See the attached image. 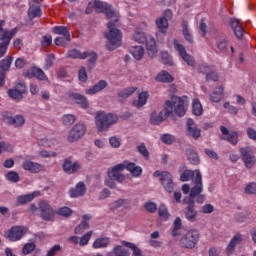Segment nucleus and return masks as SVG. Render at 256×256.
Masks as SVG:
<instances>
[{"label":"nucleus","instance_id":"f257e3e1","mask_svg":"<svg viewBox=\"0 0 256 256\" xmlns=\"http://www.w3.org/2000/svg\"><path fill=\"white\" fill-rule=\"evenodd\" d=\"M93 4L96 13H105L107 18L111 19L107 24L108 32L105 33V37L108 40V51H115L116 47L121 46V39L123 37L121 31L115 26V23L119 21V15L115 12L113 6L109 5L107 2L95 0Z\"/></svg>","mask_w":256,"mask_h":256},{"label":"nucleus","instance_id":"f03ea898","mask_svg":"<svg viewBox=\"0 0 256 256\" xmlns=\"http://www.w3.org/2000/svg\"><path fill=\"white\" fill-rule=\"evenodd\" d=\"M177 115L183 117L185 115V100L179 96H172L171 100L165 102L164 109L157 114L152 112L150 115V123L152 125H161L169 115Z\"/></svg>","mask_w":256,"mask_h":256},{"label":"nucleus","instance_id":"7ed1b4c3","mask_svg":"<svg viewBox=\"0 0 256 256\" xmlns=\"http://www.w3.org/2000/svg\"><path fill=\"white\" fill-rule=\"evenodd\" d=\"M17 33H19V28H5V20H0V59L7 54V49Z\"/></svg>","mask_w":256,"mask_h":256},{"label":"nucleus","instance_id":"20e7f679","mask_svg":"<svg viewBox=\"0 0 256 256\" xmlns=\"http://www.w3.org/2000/svg\"><path fill=\"white\" fill-rule=\"evenodd\" d=\"M117 115L113 113L98 112L95 117L96 128L100 133L108 131L111 125H115Z\"/></svg>","mask_w":256,"mask_h":256},{"label":"nucleus","instance_id":"39448f33","mask_svg":"<svg viewBox=\"0 0 256 256\" xmlns=\"http://www.w3.org/2000/svg\"><path fill=\"white\" fill-rule=\"evenodd\" d=\"M200 237L199 230L192 229L180 239V245L184 249H195Z\"/></svg>","mask_w":256,"mask_h":256},{"label":"nucleus","instance_id":"423d86ee","mask_svg":"<svg viewBox=\"0 0 256 256\" xmlns=\"http://www.w3.org/2000/svg\"><path fill=\"white\" fill-rule=\"evenodd\" d=\"M203 193V177L201 176V171L196 170V176L194 178V186L190 188V194L189 197H185L183 201H195V197L198 195H201Z\"/></svg>","mask_w":256,"mask_h":256},{"label":"nucleus","instance_id":"0eeeda50","mask_svg":"<svg viewBox=\"0 0 256 256\" xmlns=\"http://www.w3.org/2000/svg\"><path fill=\"white\" fill-rule=\"evenodd\" d=\"M87 133V126L83 122H79L72 127L68 134V141L70 143H75V141H79L82 137Z\"/></svg>","mask_w":256,"mask_h":256},{"label":"nucleus","instance_id":"6e6552de","mask_svg":"<svg viewBox=\"0 0 256 256\" xmlns=\"http://www.w3.org/2000/svg\"><path fill=\"white\" fill-rule=\"evenodd\" d=\"M239 153L242 157V161L246 169H252L253 165L256 163L255 153L253 149L249 146H245L239 149Z\"/></svg>","mask_w":256,"mask_h":256},{"label":"nucleus","instance_id":"1a4fd4ad","mask_svg":"<svg viewBox=\"0 0 256 256\" xmlns=\"http://www.w3.org/2000/svg\"><path fill=\"white\" fill-rule=\"evenodd\" d=\"M174 49L178 51L180 57L189 67H195V58L187 53L185 46L180 44L177 39H174Z\"/></svg>","mask_w":256,"mask_h":256},{"label":"nucleus","instance_id":"9d476101","mask_svg":"<svg viewBox=\"0 0 256 256\" xmlns=\"http://www.w3.org/2000/svg\"><path fill=\"white\" fill-rule=\"evenodd\" d=\"M183 204L187 205L184 210L185 218L190 223H195V221H197V210H195V201H191V199H188V201H183Z\"/></svg>","mask_w":256,"mask_h":256},{"label":"nucleus","instance_id":"9b49d317","mask_svg":"<svg viewBox=\"0 0 256 256\" xmlns=\"http://www.w3.org/2000/svg\"><path fill=\"white\" fill-rule=\"evenodd\" d=\"M39 210L40 215L44 221H52L53 217H55V211L45 200L39 203Z\"/></svg>","mask_w":256,"mask_h":256},{"label":"nucleus","instance_id":"f8f14e48","mask_svg":"<svg viewBox=\"0 0 256 256\" xmlns=\"http://www.w3.org/2000/svg\"><path fill=\"white\" fill-rule=\"evenodd\" d=\"M121 171H125V162L123 164H117L111 170H108V177L115 179L118 183H123L125 181V175L121 174Z\"/></svg>","mask_w":256,"mask_h":256},{"label":"nucleus","instance_id":"ddd939ff","mask_svg":"<svg viewBox=\"0 0 256 256\" xmlns=\"http://www.w3.org/2000/svg\"><path fill=\"white\" fill-rule=\"evenodd\" d=\"M160 183L167 193H173L175 189V182H173V174H171V172L163 171Z\"/></svg>","mask_w":256,"mask_h":256},{"label":"nucleus","instance_id":"4468645a","mask_svg":"<svg viewBox=\"0 0 256 256\" xmlns=\"http://www.w3.org/2000/svg\"><path fill=\"white\" fill-rule=\"evenodd\" d=\"M24 77H27L28 79H33V77H35L40 81H47V75L41 68L37 66H32L28 71H26L24 73Z\"/></svg>","mask_w":256,"mask_h":256},{"label":"nucleus","instance_id":"2eb2a0df","mask_svg":"<svg viewBox=\"0 0 256 256\" xmlns=\"http://www.w3.org/2000/svg\"><path fill=\"white\" fill-rule=\"evenodd\" d=\"M41 195V191H34L29 194L20 195L16 198L15 205L16 207H21V205H27V203H31L35 197H39Z\"/></svg>","mask_w":256,"mask_h":256},{"label":"nucleus","instance_id":"dca6fc26","mask_svg":"<svg viewBox=\"0 0 256 256\" xmlns=\"http://www.w3.org/2000/svg\"><path fill=\"white\" fill-rule=\"evenodd\" d=\"M186 133L188 137H192V139H199L201 137V130L197 128V124H195V121L191 118L187 120V130Z\"/></svg>","mask_w":256,"mask_h":256},{"label":"nucleus","instance_id":"f3484780","mask_svg":"<svg viewBox=\"0 0 256 256\" xmlns=\"http://www.w3.org/2000/svg\"><path fill=\"white\" fill-rule=\"evenodd\" d=\"M85 193H87V186H85V182H78L74 188L69 190V194L72 199L84 197Z\"/></svg>","mask_w":256,"mask_h":256},{"label":"nucleus","instance_id":"a211bd4d","mask_svg":"<svg viewBox=\"0 0 256 256\" xmlns=\"http://www.w3.org/2000/svg\"><path fill=\"white\" fill-rule=\"evenodd\" d=\"M68 96L70 99H72V101L77 103V105H80L82 109H89V100H87V97L84 95L75 92H69Z\"/></svg>","mask_w":256,"mask_h":256},{"label":"nucleus","instance_id":"6ab92c4d","mask_svg":"<svg viewBox=\"0 0 256 256\" xmlns=\"http://www.w3.org/2000/svg\"><path fill=\"white\" fill-rule=\"evenodd\" d=\"M243 241V235L241 233H236L230 240L229 244L226 247V255H232L233 251H235V248L237 245H241V242Z\"/></svg>","mask_w":256,"mask_h":256},{"label":"nucleus","instance_id":"aec40b11","mask_svg":"<svg viewBox=\"0 0 256 256\" xmlns=\"http://www.w3.org/2000/svg\"><path fill=\"white\" fill-rule=\"evenodd\" d=\"M22 169H24V171H29L30 173L34 174L41 173V171H43V165L37 162L26 160L22 164Z\"/></svg>","mask_w":256,"mask_h":256},{"label":"nucleus","instance_id":"412c9836","mask_svg":"<svg viewBox=\"0 0 256 256\" xmlns=\"http://www.w3.org/2000/svg\"><path fill=\"white\" fill-rule=\"evenodd\" d=\"M92 216L89 214H84L82 216V221L78 226L75 227V233L76 235H81L82 233H85L87 229H89V221H91Z\"/></svg>","mask_w":256,"mask_h":256},{"label":"nucleus","instance_id":"4be33fe9","mask_svg":"<svg viewBox=\"0 0 256 256\" xmlns=\"http://www.w3.org/2000/svg\"><path fill=\"white\" fill-rule=\"evenodd\" d=\"M230 27L233 30V33L235 37H237V39H243V33H245V30H243V26H241L238 19L231 18Z\"/></svg>","mask_w":256,"mask_h":256},{"label":"nucleus","instance_id":"5701e85b","mask_svg":"<svg viewBox=\"0 0 256 256\" xmlns=\"http://www.w3.org/2000/svg\"><path fill=\"white\" fill-rule=\"evenodd\" d=\"M108 83L105 80H100L97 84L85 90L86 95H97L101 93L103 89H107Z\"/></svg>","mask_w":256,"mask_h":256},{"label":"nucleus","instance_id":"b1692460","mask_svg":"<svg viewBox=\"0 0 256 256\" xmlns=\"http://www.w3.org/2000/svg\"><path fill=\"white\" fill-rule=\"evenodd\" d=\"M23 231V227L14 226L8 231L7 237L10 239V241H20V239L23 237Z\"/></svg>","mask_w":256,"mask_h":256},{"label":"nucleus","instance_id":"393cba45","mask_svg":"<svg viewBox=\"0 0 256 256\" xmlns=\"http://www.w3.org/2000/svg\"><path fill=\"white\" fill-rule=\"evenodd\" d=\"M124 165H125V169H127V171L131 173L132 177H141L143 173V168H141L140 166H137L133 162H127V161H124Z\"/></svg>","mask_w":256,"mask_h":256},{"label":"nucleus","instance_id":"a878e982","mask_svg":"<svg viewBox=\"0 0 256 256\" xmlns=\"http://www.w3.org/2000/svg\"><path fill=\"white\" fill-rule=\"evenodd\" d=\"M145 43H146L148 56L151 58L155 57V55H157V45L155 42V38L153 37L146 38Z\"/></svg>","mask_w":256,"mask_h":256},{"label":"nucleus","instance_id":"bb28decb","mask_svg":"<svg viewBox=\"0 0 256 256\" xmlns=\"http://www.w3.org/2000/svg\"><path fill=\"white\" fill-rule=\"evenodd\" d=\"M129 249L116 245L110 252L107 253V256H129Z\"/></svg>","mask_w":256,"mask_h":256},{"label":"nucleus","instance_id":"cd10ccee","mask_svg":"<svg viewBox=\"0 0 256 256\" xmlns=\"http://www.w3.org/2000/svg\"><path fill=\"white\" fill-rule=\"evenodd\" d=\"M81 169V165L78 162L72 163L71 160H65V173L68 175H73V173H77Z\"/></svg>","mask_w":256,"mask_h":256},{"label":"nucleus","instance_id":"c85d7f7f","mask_svg":"<svg viewBox=\"0 0 256 256\" xmlns=\"http://www.w3.org/2000/svg\"><path fill=\"white\" fill-rule=\"evenodd\" d=\"M156 26L160 33L163 35L167 34V29H169V20L166 17H161L156 19Z\"/></svg>","mask_w":256,"mask_h":256},{"label":"nucleus","instance_id":"c756f323","mask_svg":"<svg viewBox=\"0 0 256 256\" xmlns=\"http://www.w3.org/2000/svg\"><path fill=\"white\" fill-rule=\"evenodd\" d=\"M186 157L191 165H199V154L195 150L188 148L185 151Z\"/></svg>","mask_w":256,"mask_h":256},{"label":"nucleus","instance_id":"7c9ffc66","mask_svg":"<svg viewBox=\"0 0 256 256\" xmlns=\"http://www.w3.org/2000/svg\"><path fill=\"white\" fill-rule=\"evenodd\" d=\"M223 86H218L210 95V100L213 103H219L221 99H223V93H224Z\"/></svg>","mask_w":256,"mask_h":256},{"label":"nucleus","instance_id":"2f4dec72","mask_svg":"<svg viewBox=\"0 0 256 256\" xmlns=\"http://www.w3.org/2000/svg\"><path fill=\"white\" fill-rule=\"evenodd\" d=\"M130 51L136 61H141L145 55V48L143 46H133Z\"/></svg>","mask_w":256,"mask_h":256},{"label":"nucleus","instance_id":"473e14b6","mask_svg":"<svg viewBox=\"0 0 256 256\" xmlns=\"http://www.w3.org/2000/svg\"><path fill=\"white\" fill-rule=\"evenodd\" d=\"M155 79L158 83H173V76L167 71L158 73Z\"/></svg>","mask_w":256,"mask_h":256},{"label":"nucleus","instance_id":"72a5a7b5","mask_svg":"<svg viewBox=\"0 0 256 256\" xmlns=\"http://www.w3.org/2000/svg\"><path fill=\"white\" fill-rule=\"evenodd\" d=\"M110 243V240L108 237H102V238H97L93 244L92 247L93 249H105V247H108Z\"/></svg>","mask_w":256,"mask_h":256},{"label":"nucleus","instance_id":"f704fd0d","mask_svg":"<svg viewBox=\"0 0 256 256\" xmlns=\"http://www.w3.org/2000/svg\"><path fill=\"white\" fill-rule=\"evenodd\" d=\"M182 34L184 36V39H186L188 43H193V35L189 30V22H187L186 20H183L182 22Z\"/></svg>","mask_w":256,"mask_h":256},{"label":"nucleus","instance_id":"c9c22d12","mask_svg":"<svg viewBox=\"0 0 256 256\" xmlns=\"http://www.w3.org/2000/svg\"><path fill=\"white\" fill-rule=\"evenodd\" d=\"M197 170L193 171V170H184L183 173L180 175V181H182V183H185L187 181H194L195 177H197Z\"/></svg>","mask_w":256,"mask_h":256},{"label":"nucleus","instance_id":"e433bc0d","mask_svg":"<svg viewBox=\"0 0 256 256\" xmlns=\"http://www.w3.org/2000/svg\"><path fill=\"white\" fill-rule=\"evenodd\" d=\"M135 91H137V87L135 86L124 88L118 92V97L119 99H129Z\"/></svg>","mask_w":256,"mask_h":256},{"label":"nucleus","instance_id":"4c0bfd02","mask_svg":"<svg viewBox=\"0 0 256 256\" xmlns=\"http://www.w3.org/2000/svg\"><path fill=\"white\" fill-rule=\"evenodd\" d=\"M67 55L71 59H87V57H89V52L81 53V51H79L77 49H72V50L68 51Z\"/></svg>","mask_w":256,"mask_h":256},{"label":"nucleus","instance_id":"58836bf2","mask_svg":"<svg viewBox=\"0 0 256 256\" xmlns=\"http://www.w3.org/2000/svg\"><path fill=\"white\" fill-rule=\"evenodd\" d=\"M8 119V123L14 127H23V125H25V117H23V115H16L15 117H9Z\"/></svg>","mask_w":256,"mask_h":256},{"label":"nucleus","instance_id":"ea45409f","mask_svg":"<svg viewBox=\"0 0 256 256\" xmlns=\"http://www.w3.org/2000/svg\"><path fill=\"white\" fill-rule=\"evenodd\" d=\"M149 99V92H141L138 94V102L136 104L137 109H141L144 105H147V100Z\"/></svg>","mask_w":256,"mask_h":256},{"label":"nucleus","instance_id":"a19ab883","mask_svg":"<svg viewBox=\"0 0 256 256\" xmlns=\"http://www.w3.org/2000/svg\"><path fill=\"white\" fill-rule=\"evenodd\" d=\"M158 215L162 221H169V217H171V214H169L167 206H165L164 204H161L159 206Z\"/></svg>","mask_w":256,"mask_h":256},{"label":"nucleus","instance_id":"79ce46f5","mask_svg":"<svg viewBox=\"0 0 256 256\" xmlns=\"http://www.w3.org/2000/svg\"><path fill=\"white\" fill-rule=\"evenodd\" d=\"M13 63V56H7L0 61V69L1 71H9L11 69V65Z\"/></svg>","mask_w":256,"mask_h":256},{"label":"nucleus","instance_id":"37998d69","mask_svg":"<svg viewBox=\"0 0 256 256\" xmlns=\"http://www.w3.org/2000/svg\"><path fill=\"white\" fill-rule=\"evenodd\" d=\"M192 113L196 116L203 115V106L201 105V101L197 98L193 100Z\"/></svg>","mask_w":256,"mask_h":256},{"label":"nucleus","instance_id":"c03bdc74","mask_svg":"<svg viewBox=\"0 0 256 256\" xmlns=\"http://www.w3.org/2000/svg\"><path fill=\"white\" fill-rule=\"evenodd\" d=\"M217 49L220 53H227L229 50V39L227 37L222 38L217 42Z\"/></svg>","mask_w":256,"mask_h":256},{"label":"nucleus","instance_id":"a18cd8bd","mask_svg":"<svg viewBox=\"0 0 256 256\" xmlns=\"http://www.w3.org/2000/svg\"><path fill=\"white\" fill-rule=\"evenodd\" d=\"M225 141H228L231 145H237L239 143V134L237 132L233 131L230 132L227 136L222 137Z\"/></svg>","mask_w":256,"mask_h":256},{"label":"nucleus","instance_id":"49530a36","mask_svg":"<svg viewBox=\"0 0 256 256\" xmlns=\"http://www.w3.org/2000/svg\"><path fill=\"white\" fill-rule=\"evenodd\" d=\"M125 247H128V249H132V256H143V252H141V249L137 247L135 244L131 242H123Z\"/></svg>","mask_w":256,"mask_h":256},{"label":"nucleus","instance_id":"de8ad7c7","mask_svg":"<svg viewBox=\"0 0 256 256\" xmlns=\"http://www.w3.org/2000/svg\"><path fill=\"white\" fill-rule=\"evenodd\" d=\"M7 94L10 97V99H13L14 101H21L23 99V94H21L19 90L9 89L7 91Z\"/></svg>","mask_w":256,"mask_h":256},{"label":"nucleus","instance_id":"09e8293b","mask_svg":"<svg viewBox=\"0 0 256 256\" xmlns=\"http://www.w3.org/2000/svg\"><path fill=\"white\" fill-rule=\"evenodd\" d=\"M28 15L30 19H35V17H41V7L31 6L28 10Z\"/></svg>","mask_w":256,"mask_h":256},{"label":"nucleus","instance_id":"8fccbe9b","mask_svg":"<svg viewBox=\"0 0 256 256\" xmlns=\"http://www.w3.org/2000/svg\"><path fill=\"white\" fill-rule=\"evenodd\" d=\"M133 37L136 43H145L147 41V36H145V33L140 29L136 30Z\"/></svg>","mask_w":256,"mask_h":256},{"label":"nucleus","instance_id":"3c124183","mask_svg":"<svg viewBox=\"0 0 256 256\" xmlns=\"http://www.w3.org/2000/svg\"><path fill=\"white\" fill-rule=\"evenodd\" d=\"M5 179L7 181H10V183H19V173L15 171H9L8 173H6Z\"/></svg>","mask_w":256,"mask_h":256},{"label":"nucleus","instance_id":"603ef678","mask_svg":"<svg viewBox=\"0 0 256 256\" xmlns=\"http://www.w3.org/2000/svg\"><path fill=\"white\" fill-rule=\"evenodd\" d=\"M54 61H55V54L47 55L44 62V70L49 71V69L53 67Z\"/></svg>","mask_w":256,"mask_h":256},{"label":"nucleus","instance_id":"864d4df0","mask_svg":"<svg viewBox=\"0 0 256 256\" xmlns=\"http://www.w3.org/2000/svg\"><path fill=\"white\" fill-rule=\"evenodd\" d=\"M92 235L93 231H88L86 234H84L79 241L80 247H85V245H88L89 241H91Z\"/></svg>","mask_w":256,"mask_h":256},{"label":"nucleus","instance_id":"5fc2aeb1","mask_svg":"<svg viewBox=\"0 0 256 256\" xmlns=\"http://www.w3.org/2000/svg\"><path fill=\"white\" fill-rule=\"evenodd\" d=\"M137 151L144 157V159L148 160L149 159V150H147V147L145 146V143H141L140 145L137 146Z\"/></svg>","mask_w":256,"mask_h":256},{"label":"nucleus","instance_id":"6e6d98bb","mask_svg":"<svg viewBox=\"0 0 256 256\" xmlns=\"http://www.w3.org/2000/svg\"><path fill=\"white\" fill-rule=\"evenodd\" d=\"M161 59L164 65H173V59L171 58V55H169V52L162 51Z\"/></svg>","mask_w":256,"mask_h":256},{"label":"nucleus","instance_id":"4d7b16f0","mask_svg":"<svg viewBox=\"0 0 256 256\" xmlns=\"http://www.w3.org/2000/svg\"><path fill=\"white\" fill-rule=\"evenodd\" d=\"M223 107L224 109H227V113H229L230 115H237V113H239V108L231 105L229 102H225L223 104Z\"/></svg>","mask_w":256,"mask_h":256},{"label":"nucleus","instance_id":"13d9d810","mask_svg":"<svg viewBox=\"0 0 256 256\" xmlns=\"http://www.w3.org/2000/svg\"><path fill=\"white\" fill-rule=\"evenodd\" d=\"M144 209L148 213H157V204L155 202H146L144 204Z\"/></svg>","mask_w":256,"mask_h":256},{"label":"nucleus","instance_id":"bf43d9fd","mask_svg":"<svg viewBox=\"0 0 256 256\" xmlns=\"http://www.w3.org/2000/svg\"><path fill=\"white\" fill-rule=\"evenodd\" d=\"M36 247L37 246L33 242L27 243L23 246L22 253L24 255H29V253H33V250L36 249Z\"/></svg>","mask_w":256,"mask_h":256},{"label":"nucleus","instance_id":"052dcab7","mask_svg":"<svg viewBox=\"0 0 256 256\" xmlns=\"http://www.w3.org/2000/svg\"><path fill=\"white\" fill-rule=\"evenodd\" d=\"M78 79L82 83H87V79H88L87 70L83 66L78 71Z\"/></svg>","mask_w":256,"mask_h":256},{"label":"nucleus","instance_id":"680f3d73","mask_svg":"<svg viewBox=\"0 0 256 256\" xmlns=\"http://www.w3.org/2000/svg\"><path fill=\"white\" fill-rule=\"evenodd\" d=\"M96 63H97V53L96 52H91L90 53V58L88 59V68L89 69H94Z\"/></svg>","mask_w":256,"mask_h":256},{"label":"nucleus","instance_id":"e2e57ef3","mask_svg":"<svg viewBox=\"0 0 256 256\" xmlns=\"http://www.w3.org/2000/svg\"><path fill=\"white\" fill-rule=\"evenodd\" d=\"M160 139L166 145H172L175 142V137L170 134H163Z\"/></svg>","mask_w":256,"mask_h":256},{"label":"nucleus","instance_id":"0e129e2a","mask_svg":"<svg viewBox=\"0 0 256 256\" xmlns=\"http://www.w3.org/2000/svg\"><path fill=\"white\" fill-rule=\"evenodd\" d=\"M213 71V67L208 65V64H201L199 66V72L203 73V75H209V73H211Z\"/></svg>","mask_w":256,"mask_h":256},{"label":"nucleus","instance_id":"69168bd1","mask_svg":"<svg viewBox=\"0 0 256 256\" xmlns=\"http://www.w3.org/2000/svg\"><path fill=\"white\" fill-rule=\"evenodd\" d=\"M215 211V207L212 204H205L200 208V213H204L205 215L211 214Z\"/></svg>","mask_w":256,"mask_h":256},{"label":"nucleus","instance_id":"338daca9","mask_svg":"<svg viewBox=\"0 0 256 256\" xmlns=\"http://www.w3.org/2000/svg\"><path fill=\"white\" fill-rule=\"evenodd\" d=\"M206 81L208 83L211 81H214V82L219 81V74L216 71L212 70L209 74H207Z\"/></svg>","mask_w":256,"mask_h":256},{"label":"nucleus","instance_id":"774afa93","mask_svg":"<svg viewBox=\"0 0 256 256\" xmlns=\"http://www.w3.org/2000/svg\"><path fill=\"white\" fill-rule=\"evenodd\" d=\"M59 251H61V245L56 244L47 251L46 256H56Z\"/></svg>","mask_w":256,"mask_h":256}]
</instances>
